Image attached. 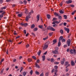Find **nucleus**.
<instances>
[{
    "instance_id": "1",
    "label": "nucleus",
    "mask_w": 76,
    "mask_h": 76,
    "mask_svg": "<svg viewBox=\"0 0 76 76\" xmlns=\"http://www.w3.org/2000/svg\"><path fill=\"white\" fill-rule=\"evenodd\" d=\"M70 52L71 54H73V53L74 54H76V50L75 49H74L73 50L71 49L70 50Z\"/></svg>"
},
{
    "instance_id": "2",
    "label": "nucleus",
    "mask_w": 76,
    "mask_h": 76,
    "mask_svg": "<svg viewBox=\"0 0 76 76\" xmlns=\"http://www.w3.org/2000/svg\"><path fill=\"white\" fill-rule=\"evenodd\" d=\"M66 44L67 45L68 47H69V46H70V39H69L66 42Z\"/></svg>"
},
{
    "instance_id": "3",
    "label": "nucleus",
    "mask_w": 76,
    "mask_h": 76,
    "mask_svg": "<svg viewBox=\"0 0 76 76\" xmlns=\"http://www.w3.org/2000/svg\"><path fill=\"white\" fill-rule=\"evenodd\" d=\"M64 29L65 30V31H67V33H69V32L70 31L69 28H67L66 27H64Z\"/></svg>"
},
{
    "instance_id": "4",
    "label": "nucleus",
    "mask_w": 76,
    "mask_h": 76,
    "mask_svg": "<svg viewBox=\"0 0 76 76\" xmlns=\"http://www.w3.org/2000/svg\"><path fill=\"white\" fill-rule=\"evenodd\" d=\"M53 54H58V52L57 50H53L52 51Z\"/></svg>"
},
{
    "instance_id": "5",
    "label": "nucleus",
    "mask_w": 76,
    "mask_h": 76,
    "mask_svg": "<svg viewBox=\"0 0 76 76\" xmlns=\"http://www.w3.org/2000/svg\"><path fill=\"white\" fill-rule=\"evenodd\" d=\"M31 18V16L30 15H28V16H27L26 17V21H27V22H28V20H29V19Z\"/></svg>"
},
{
    "instance_id": "6",
    "label": "nucleus",
    "mask_w": 76,
    "mask_h": 76,
    "mask_svg": "<svg viewBox=\"0 0 76 76\" xmlns=\"http://www.w3.org/2000/svg\"><path fill=\"white\" fill-rule=\"evenodd\" d=\"M35 67H37V68H38V69H39L40 68V66L36 62L35 63Z\"/></svg>"
},
{
    "instance_id": "7",
    "label": "nucleus",
    "mask_w": 76,
    "mask_h": 76,
    "mask_svg": "<svg viewBox=\"0 0 76 76\" xmlns=\"http://www.w3.org/2000/svg\"><path fill=\"white\" fill-rule=\"evenodd\" d=\"M48 48V45H44V47L43 48V50H45Z\"/></svg>"
},
{
    "instance_id": "8",
    "label": "nucleus",
    "mask_w": 76,
    "mask_h": 76,
    "mask_svg": "<svg viewBox=\"0 0 76 76\" xmlns=\"http://www.w3.org/2000/svg\"><path fill=\"white\" fill-rule=\"evenodd\" d=\"M72 1L71 0H69L68 1H66V3H67V4H69V3H72Z\"/></svg>"
},
{
    "instance_id": "9",
    "label": "nucleus",
    "mask_w": 76,
    "mask_h": 76,
    "mask_svg": "<svg viewBox=\"0 0 76 76\" xmlns=\"http://www.w3.org/2000/svg\"><path fill=\"white\" fill-rule=\"evenodd\" d=\"M37 22H38L39 20V15H38L37 16Z\"/></svg>"
},
{
    "instance_id": "10",
    "label": "nucleus",
    "mask_w": 76,
    "mask_h": 76,
    "mask_svg": "<svg viewBox=\"0 0 76 76\" xmlns=\"http://www.w3.org/2000/svg\"><path fill=\"white\" fill-rule=\"evenodd\" d=\"M35 26L34 24H32L31 25V29H33V28H35Z\"/></svg>"
},
{
    "instance_id": "11",
    "label": "nucleus",
    "mask_w": 76,
    "mask_h": 76,
    "mask_svg": "<svg viewBox=\"0 0 76 76\" xmlns=\"http://www.w3.org/2000/svg\"><path fill=\"white\" fill-rule=\"evenodd\" d=\"M57 72H58V70L57 69H56V70H55V75L56 76H57L58 75V74L57 73Z\"/></svg>"
},
{
    "instance_id": "12",
    "label": "nucleus",
    "mask_w": 76,
    "mask_h": 76,
    "mask_svg": "<svg viewBox=\"0 0 76 76\" xmlns=\"http://www.w3.org/2000/svg\"><path fill=\"white\" fill-rule=\"evenodd\" d=\"M71 65H72V66H74V65H75V62H74V61H71Z\"/></svg>"
},
{
    "instance_id": "13",
    "label": "nucleus",
    "mask_w": 76,
    "mask_h": 76,
    "mask_svg": "<svg viewBox=\"0 0 76 76\" xmlns=\"http://www.w3.org/2000/svg\"><path fill=\"white\" fill-rule=\"evenodd\" d=\"M63 39V37L61 36L59 39V41H61V40Z\"/></svg>"
},
{
    "instance_id": "14",
    "label": "nucleus",
    "mask_w": 76,
    "mask_h": 76,
    "mask_svg": "<svg viewBox=\"0 0 76 76\" xmlns=\"http://www.w3.org/2000/svg\"><path fill=\"white\" fill-rule=\"evenodd\" d=\"M69 62L66 61L65 63V66H67V65H68V64H69Z\"/></svg>"
},
{
    "instance_id": "15",
    "label": "nucleus",
    "mask_w": 76,
    "mask_h": 76,
    "mask_svg": "<svg viewBox=\"0 0 76 76\" xmlns=\"http://www.w3.org/2000/svg\"><path fill=\"white\" fill-rule=\"evenodd\" d=\"M54 15L55 16H60V15H59V14H58V13L56 12H55L54 13Z\"/></svg>"
},
{
    "instance_id": "16",
    "label": "nucleus",
    "mask_w": 76,
    "mask_h": 76,
    "mask_svg": "<svg viewBox=\"0 0 76 76\" xmlns=\"http://www.w3.org/2000/svg\"><path fill=\"white\" fill-rule=\"evenodd\" d=\"M49 73H50V72H46L45 74V75L46 76H48L49 75Z\"/></svg>"
},
{
    "instance_id": "17",
    "label": "nucleus",
    "mask_w": 76,
    "mask_h": 76,
    "mask_svg": "<svg viewBox=\"0 0 76 76\" xmlns=\"http://www.w3.org/2000/svg\"><path fill=\"white\" fill-rule=\"evenodd\" d=\"M42 58L43 61H44V60H45V56L44 55L42 56Z\"/></svg>"
},
{
    "instance_id": "18",
    "label": "nucleus",
    "mask_w": 76,
    "mask_h": 76,
    "mask_svg": "<svg viewBox=\"0 0 76 76\" xmlns=\"http://www.w3.org/2000/svg\"><path fill=\"white\" fill-rule=\"evenodd\" d=\"M41 53V50H40L37 53V54L38 55V56H39Z\"/></svg>"
},
{
    "instance_id": "19",
    "label": "nucleus",
    "mask_w": 76,
    "mask_h": 76,
    "mask_svg": "<svg viewBox=\"0 0 76 76\" xmlns=\"http://www.w3.org/2000/svg\"><path fill=\"white\" fill-rule=\"evenodd\" d=\"M39 28H40V29H43V25H39Z\"/></svg>"
},
{
    "instance_id": "20",
    "label": "nucleus",
    "mask_w": 76,
    "mask_h": 76,
    "mask_svg": "<svg viewBox=\"0 0 76 76\" xmlns=\"http://www.w3.org/2000/svg\"><path fill=\"white\" fill-rule=\"evenodd\" d=\"M61 45V42L60 41H59L58 42V47H60Z\"/></svg>"
},
{
    "instance_id": "21",
    "label": "nucleus",
    "mask_w": 76,
    "mask_h": 76,
    "mask_svg": "<svg viewBox=\"0 0 76 76\" xmlns=\"http://www.w3.org/2000/svg\"><path fill=\"white\" fill-rule=\"evenodd\" d=\"M52 28V27H51L50 26H49L47 28L48 29V30H51V28Z\"/></svg>"
},
{
    "instance_id": "22",
    "label": "nucleus",
    "mask_w": 76,
    "mask_h": 76,
    "mask_svg": "<svg viewBox=\"0 0 76 76\" xmlns=\"http://www.w3.org/2000/svg\"><path fill=\"white\" fill-rule=\"evenodd\" d=\"M6 8H7V6H5V7H4L1 8V10H2L3 9H6Z\"/></svg>"
},
{
    "instance_id": "23",
    "label": "nucleus",
    "mask_w": 76,
    "mask_h": 76,
    "mask_svg": "<svg viewBox=\"0 0 76 76\" xmlns=\"http://www.w3.org/2000/svg\"><path fill=\"white\" fill-rule=\"evenodd\" d=\"M25 13L26 14H28V10H27V9H25Z\"/></svg>"
},
{
    "instance_id": "24",
    "label": "nucleus",
    "mask_w": 76,
    "mask_h": 76,
    "mask_svg": "<svg viewBox=\"0 0 76 76\" xmlns=\"http://www.w3.org/2000/svg\"><path fill=\"white\" fill-rule=\"evenodd\" d=\"M51 28V31H56V29L54 28L53 27H52V28Z\"/></svg>"
},
{
    "instance_id": "25",
    "label": "nucleus",
    "mask_w": 76,
    "mask_h": 76,
    "mask_svg": "<svg viewBox=\"0 0 76 76\" xmlns=\"http://www.w3.org/2000/svg\"><path fill=\"white\" fill-rule=\"evenodd\" d=\"M28 61L29 63H30V62H31V61H32V59L31 58H28Z\"/></svg>"
},
{
    "instance_id": "26",
    "label": "nucleus",
    "mask_w": 76,
    "mask_h": 76,
    "mask_svg": "<svg viewBox=\"0 0 76 76\" xmlns=\"http://www.w3.org/2000/svg\"><path fill=\"white\" fill-rule=\"evenodd\" d=\"M28 25V23H24V26H27Z\"/></svg>"
},
{
    "instance_id": "27",
    "label": "nucleus",
    "mask_w": 76,
    "mask_h": 76,
    "mask_svg": "<svg viewBox=\"0 0 76 76\" xmlns=\"http://www.w3.org/2000/svg\"><path fill=\"white\" fill-rule=\"evenodd\" d=\"M47 18H48V19H50V15H47Z\"/></svg>"
},
{
    "instance_id": "28",
    "label": "nucleus",
    "mask_w": 76,
    "mask_h": 76,
    "mask_svg": "<svg viewBox=\"0 0 76 76\" xmlns=\"http://www.w3.org/2000/svg\"><path fill=\"white\" fill-rule=\"evenodd\" d=\"M38 30V28H35L34 29H33L34 31H37Z\"/></svg>"
},
{
    "instance_id": "29",
    "label": "nucleus",
    "mask_w": 76,
    "mask_h": 76,
    "mask_svg": "<svg viewBox=\"0 0 76 76\" xmlns=\"http://www.w3.org/2000/svg\"><path fill=\"white\" fill-rule=\"evenodd\" d=\"M50 61L52 63H53V62L54 61V59L53 58H52L51 59Z\"/></svg>"
},
{
    "instance_id": "30",
    "label": "nucleus",
    "mask_w": 76,
    "mask_h": 76,
    "mask_svg": "<svg viewBox=\"0 0 76 76\" xmlns=\"http://www.w3.org/2000/svg\"><path fill=\"white\" fill-rule=\"evenodd\" d=\"M53 32H51V33H49V36H52V35H53Z\"/></svg>"
},
{
    "instance_id": "31",
    "label": "nucleus",
    "mask_w": 76,
    "mask_h": 76,
    "mask_svg": "<svg viewBox=\"0 0 76 76\" xmlns=\"http://www.w3.org/2000/svg\"><path fill=\"white\" fill-rule=\"evenodd\" d=\"M59 13H61V14H62L63 13H64V12L62 11V10H60L59 11Z\"/></svg>"
},
{
    "instance_id": "32",
    "label": "nucleus",
    "mask_w": 76,
    "mask_h": 76,
    "mask_svg": "<svg viewBox=\"0 0 76 76\" xmlns=\"http://www.w3.org/2000/svg\"><path fill=\"white\" fill-rule=\"evenodd\" d=\"M23 67H21L20 68V73L22 71V70H23Z\"/></svg>"
},
{
    "instance_id": "33",
    "label": "nucleus",
    "mask_w": 76,
    "mask_h": 76,
    "mask_svg": "<svg viewBox=\"0 0 76 76\" xmlns=\"http://www.w3.org/2000/svg\"><path fill=\"white\" fill-rule=\"evenodd\" d=\"M31 75H32V74L33 73V70H31L30 72Z\"/></svg>"
},
{
    "instance_id": "34",
    "label": "nucleus",
    "mask_w": 76,
    "mask_h": 76,
    "mask_svg": "<svg viewBox=\"0 0 76 76\" xmlns=\"http://www.w3.org/2000/svg\"><path fill=\"white\" fill-rule=\"evenodd\" d=\"M26 73L25 72H23V76H26Z\"/></svg>"
},
{
    "instance_id": "35",
    "label": "nucleus",
    "mask_w": 76,
    "mask_h": 76,
    "mask_svg": "<svg viewBox=\"0 0 76 76\" xmlns=\"http://www.w3.org/2000/svg\"><path fill=\"white\" fill-rule=\"evenodd\" d=\"M60 32L61 34H63V30L62 29H61L60 30Z\"/></svg>"
},
{
    "instance_id": "36",
    "label": "nucleus",
    "mask_w": 76,
    "mask_h": 76,
    "mask_svg": "<svg viewBox=\"0 0 76 76\" xmlns=\"http://www.w3.org/2000/svg\"><path fill=\"white\" fill-rule=\"evenodd\" d=\"M35 73L36 75H39V72H38L37 71H36Z\"/></svg>"
},
{
    "instance_id": "37",
    "label": "nucleus",
    "mask_w": 76,
    "mask_h": 76,
    "mask_svg": "<svg viewBox=\"0 0 76 76\" xmlns=\"http://www.w3.org/2000/svg\"><path fill=\"white\" fill-rule=\"evenodd\" d=\"M62 42H65L66 41V39H63L61 40Z\"/></svg>"
},
{
    "instance_id": "38",
    "label": "nucleus",
    "mask_w": 76,
    "mask_h": 76,
    "mask_svg": "<svg viewBox=\"0 0 76 76\" xmlns=\"http://www.w3.org/2000/svg\"><path fill=\"white\" fill-rule=\"evenodd\" d=\"M61 64H64V61H61Z\"/></svg>"
},
{
    "instance_id": "39",
    "label": "nucleus",
    "mask_w": 76,
    "mask_h": 76,
    "mask_svg": "<svg viewBox=\"0 0 76 76\" xmlns=\"http://www.w3.org/2000/svg\"><path fill=\"white\" fill-rule=\"evenodd\" d=\"M64 19H67V15H64Z\"/></svg>"
},
{
    "instance_id": "40",
    "label": "nucleus",
    "mask_w": 76,
    "mask_h": 76,
    "mask_svg": "<svg viewBox=\"0 0 76 76\" xmlns=\"http://www.w3.org/2000/svg\"><path fill=\"white\" fill-rule=\"evenodd\" d=\"M53 42H54V43H56L57 42V40L55 39L53 41Z\"/></svg>"
},
{
    "instance_id": "41",
    "label": "nucleus",
    "mask_w": 76,
    "mask_h": 76,
    "mask_svg": "<svg viewBox=\"0 0 76 76\" xmlns=\"http://www.w3.org/2000/svg\"><path fill=\"white\" fill-rule=\"evenodd\" d=\"M53 27H57V25L55 24L53 25Z\"/></svg>"
},
{
    "instance_id": "42",
    "label": "nucleus",
    "mask_w": 76,
    "mask_h": 76,
    "mask_svg": "<svg viewBox=\"0 0 76 76\" xmlns=\"http://www.w3.org/2000/svg\"><path fill=\"white\" fill-rule=\"evenodd\" d=\"M57 18H53V19L52 21H54V20H57Z\"/></svg>"
},
{
    "instance_id": "43",
    "label": "nucleus",
    "mask_w": 76,
    "mask_h": 76,
    "mask_svg": "<svg viewBox=\"0 0 76 76\" xmlns=\"http://www.w3.org/2000/svg\"><path fill=\"white\" fill-rule=\"evenodd\" d=\"M18 16L19 17H21L22 16V14H19L18 15Z\"/></svg>"
},
{
    "instance_id": "44",
    "label": "nucleus",
    "mask_w": 76,
    "mask_h": 76,
    "mask_svg": "<svg viewBox=\"0 0 76 76\" xmlns=\"http://www.w3.org/2000/svg\"><path fill=\"white\" fill-rule=\"evenodd\" d=\"M58 19H60V20H61V19H62V18H61V16H59Z\"/></svg>"
},
{
    "instance_id": "45",
    "label": "nucleus",
    "mask_w": 76,
    "mask_h": 76,
    "mask_svg": "<svg viewBox=\"0 0 76 76\" xmlns=\"http://www.w3.org/2000/svg\"><path fill=\"white\" fill-rule=\"evenodd\" d=\"M54 68L55 69H58V66H54Z\"/></svg>"
},
{
    "instance_id": "46",
    "label": "nucleus",
    "mask_w": 76,
    "mask_h": 76,
    "mask_svg": "<svg viewBox=\"0 0 76 76\" xmlns=\"http://www.w3.org/2000/svg\"><path fill=\"white\" fill-rule=\"evenodd\" d=\"M23 2L25 4H26V3H27V2L26 1L24 0L23 1Z\"/></svg>"
},
{
    "instance_id": "47",
    "label": "nucleus",
    "mask_w": 76,
    "mask_h": 76,
    "mask_svg": "<svg viewBox=\"0 0 76 76\" xmlns=\"http://www.w3.org/2000/svg\"><path fill=\"white\" fill-rule=\"evenodd\" d=\"M4 59L3 58L1 60V62H0V64H1V62H3V61H4Z\"/></svg>"
},
{
    "instance_id": "48",
    "label": "nucleus",
    "mask_w": 76,
    "mask_h": 76,
    "mask_svg": "<svg viewBox=\"0 0 76 76\" xmlns=\"http://www.w3.org/2000/svg\"><path fill=\"white\" fill-rule=\"evenodd\" d=\"M55 23H56V24H58V23H60V22L57 21H55Z\"/></svg>"
},
{
    "instance_id": "49",
    "label": "nucleus",
    "mask_w": 76,
    "mask_h": 76,
    "mask_svg": "<svg viewBox=\"0 0 76 76\" xmlns=\"http://www.w3.org/2000/svg\"><path fill=\"white\" fill-rule=\"evenodd\" d=\"M40 76H44V73L43 72L40 75Z\"/></svg>"
},
{
    "instance_id": "50",
    "label": "nucleus",
    "mask_w": 76,
    "mask_h": 76,
    "mask_svg": "<svg viewBox=\"0 0 76 76\" xmlns=\"http://www.w3.org/2000/svg\"><path fill=\"white\" fill-rule=\"evenodd\" d=\"M4 70V69H3L1 70V73H0L1 74H2V73H3V70Z\"/></svg>"
},
{
    "instance_id": "51",
    "label": "nucleus",
    "mask_w": 76,
    "mask_h": 76,
    "mask_svg": "<svg viewBox=\"0 0 76 76\" xmlns=\"http://www.w3.org/2000/svg\"><path fill=\"white\" fill-rule=\"evenodd\" d=\"M32 58H34V59H35V60H36V57L35 56H32Z\"/></svg>"
},
{
    "instance_id": "52",
    "label": "nucleus",
    "mask_w": 76,
    "mask_h": 76,
    "mask_svg": "<svg viewBox=\"0 0 76 76\" xmlns=\"http://www.w3.org/2000/svg\"><path fill=\"white\" fill-rule=\"evenodd\" d=\"M48 38V37H46L45 38H44L43 39V40H46V39H47Z\"/></svg>"
},
{
    "instance_id": "53",
    "label": "nucleus",
    "mask_w": 76,
    "mask_h": 76,
    "mask_svg": "<svg viewBox=\"0 0 76 76\" xmlns=\"http://www.w3.org/2000/svg\"><path fill=\"white\" fill-rule=\"evenodd\" d=\"M24 33L25 34H26V30H24Z\"/></svg>"
},
{
    "instance_id": "54",
    "label": "nucleus",
    "mask_w": 76,
    "mask_h": 76,
    "mask_svg": "<svg viewBox=\"0 0 76 76\" xmlns=\"http://www.w3.org/2000/svg\"><path fill=\"white\" fill-rule=\"evenodd\" d=\"M55 64H59V62H55Z\"/></svg>"
},
{
    "instance_id": "55",
    "label": "nucleus",
    "mask_w": 76,
    "mask_h": 76,
    "mask_svg": "<svg viewBox=\"0 0 76 76\" xmlns=\"http://www.w3.org/2000/svg\"><path fill=\"white\" fill-rule=\"evenodd\" d=\"M20 25L21 26H24V23H20Z\"/></svg>"
},
{
    "instance_id": "56",
    "label": "nucleus",
    "mask_w": 76,
    "mask_h": 76,
    "mask_svg": "<svg viewBox=\"0 0 76 76\" xmlns=\"http://www.w3.org/2000/svg\"><path fill=\"white\" fill-rule=\"evenodd\" d=\"M54 72V69H53L51 71V73H53Z\"/></svg>"
},
{
    "instance_id": "57",
    "label": "nucleus",
    "mask_w": 76,
    "mask_h": 76,
    "mask_svg": "<svg viewBox=\"0 0 76 76\" xmlns=\"http://www.w3.org/2000/svg\"><path fill=\"white\" fill-rule=\"evenodd\" d=\"M3 15L2 14L0 15V18H3Z\"/></svg>"
},
{
    "instance_id": "58",
    "label": "nucleus",
    "mask_w": 76,
    "mask_h": 76,
    "mask_svg": "<svg viewBox=\"0 0 76 76\" xmlns=\"http://www.w3.org/2000/svg\"><path fill=\"white\" fill-rule=\"evenodd\" d=\"M5 13H6V12H4L2 13V15L3 16V15H4Z\"/></svg>"
},
{
    "instance_id": "59",
    "label": "nucleus",
    "mask_w": 76,
    "mask_h": 76,
    "mask_svg": "<svg viewBox=\"0 0 76 76\" xmlns=\"http://www.w3.org/2000/svg\"><path fill=\"white\" fill-rule=\"evenodd\" d=\"M3 3V0H0V3L1 4Z\"/></svg>"
},
{
    "instance_id": "60",
    "label": "nucleus",
    "mask_w": 76,
    "mask_h": 76,
    "mask_svg": "<svg viewBox=\"0 0 76 76\" xmlns=\"http://www.w3.org/2000/svg\"><path fill=\"white\" fill-rule=\"evenodd\" d=\"M75 13V12H72V15H74Z\"/></svg>"
},
{
    "instance_id": "61",
    "label": "nucleus",
    "mask_w": 76,
    "mask_h": 76,
    "mask_svg": "<svg viewBox=\"0 0 76 76\" xmlns=\"http://www.w3.org/2000/svg\"><path fill=\"white\" fill-rule=\"evenodd\" d=\"M29 45L28 44L26 45V47L27 48H28V47H29Z\"/></svg>"
},
{
    "instance_id": "62",
    "label": "nucleus",
    "mask_w": 76,
    "mask_h": 76,
    "mask_svg": "<svg viewBox=\"0 0 76 76\" xmlns=\"http://www.w3.org/2000/svg\"><path fill=\"white\" fill-rule=\"evenodd\" d=\"M70 66V64H68L66 67V68H67L69 66Z\"/></svg>"
},
{
    "instance_id": "63",
    "label": "nucleus",
    "mask_w": 76,
    "mask_h": 76,
    "mask_svg": "<svg viewBox=\"0 0 76 76\" xmlns=\"http://www.w3.org/2000/svg\"><path fill=\"white\" fill-rule=\"evenodd\" d=\"M11 1V0H6V1L7 2H9V1Z\"/></svg>"
},
{
    "instance_id": "64",
    "label": "nucleus",
    "mask_w": 76,
    "mask_h": 76,
    "mask_svg": "<svg viewBox=\"0 0 76 76\" xmlns=\"http://www.w3.org/2000/svg\"><path fill=\"white\" fill-rule=\"evenodd\" d=\"M16 59H14L13 62H16Z\"/></svg>"
}]
</instances>
